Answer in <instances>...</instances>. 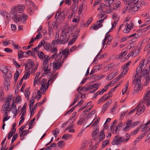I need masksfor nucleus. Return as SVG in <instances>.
Segmentation results:
<instances>
[{
    "label": "nucleus",
    "instance_id": "7ed1b4c3",
    "mask_svg": "<svg viewBox=\"0 0 150 150\" xmlns=\"http://www.w3.org/2000/svg\"><path fill=\"white\" fill-rule=\"evenodd\" d=\"M25 8V6L23 5L17 4L16 6L12 8L11 13L13 14H15V13H20L24 10Z\"/></svg>",
    "mask_w": 150,
    "mask_h": 150
},
{
    "label": "nucleus",
    "instance_id": "5fc2aeb1",
    "mask_svg": "<svg viewBox=\"0 0 150 150\" xmlns=\"http://www.w3.org/2000/svg\"><path fill=\"white\" fill-rule=\"evenodd\" d=\"M77 47L76 45H74L71 47V48L70 49V51L72 52L73 51H75L77 50Z\"/></svg>",
    "mask_w": 150,
    "mask_h": 150
},
{
    "label": "nucleus",
    "instance_id": "338daca9",
    "mask_svg": "<svg viewBox=\"0 0 150 150\" xmlns=\"http://www.w3.org/2000/svg\"><path fill=\"white\" fill-rule=\"evenodd\" d=\"M103 96L104 98V101H105L107 99L111 97V96H108L107 94H105Z\"/></svg>",
    "mask_w": 150,
    "mask_h": 150
},
{
    "label": "nucleus",
    "instance_id": "ddd939ff",
    "mask_svg": "<svg viewBox=\"0 0 150 150\" xmlns=\"http://www.w3.org/2000/svg\"><path fill=\"white\" fill-rule=\"evenodd\" d=\"M4 88L1 87L0 89V100L1 101L4 100Z\"/></svg>",
    "mask_w": 150,
    "mask_h": 150
},
{
    "label": "nucleus",
    "instance_id": "f8f14e48",
    "mask_svg": "<svg viewBox=\"0 0 150 150\" xmlns=\"http://www.w3.org/2000/svg\"><path fill=\"white\" fill-rule=\"evenodd\" d=\"M142 72V67H141L139 65L137 67L136 70V73L135 75V78H139L138 76L139 74V72Z\"/></svg>",
    "mask_w": 150,
    "mask_h": 150
},
{
    "label": "nucleus",
    "instance_id": "f257e3e1",
    "mask_svg": "<svg viewBox=\"0 0 150 150\" xmlns=\"http://www.w3.org/2000/svg\"><path fill=\"white\" fill-rule=\"evenodd\" d=\"M65 28H63L62 32V35H60L59 40H58V37H55V40L57 41H59V42L61 44H64L66 43L70 38V35L69 34V32L65 31V29L67 28V26L65 27Z\"/></svg>",
    "mask_w": 150,
    "mask_h": 150
},
{
    "label": "nucleus",
    "instance_id": "aec40b11",
    "mask_svg": "<svg viewBox=\"0 0 150 150\" xmlns=\"http://www.w3.org/2000/svg\"><path fill=\"white\" fill-rule=\"evenodd\" d=\"M59 132V129L56 128L54 130L52 131V133L53 135L56 138L57 137L58 135Z\"/></svg>",
    "mask_w": 150,
    "mask_h": 150
},
{
    "label": "nucleus",
    "instance_id": "393cba45",
    "mask_svg": "<svg viewBox=\"0 0 150 150\" xmlns=\"http://www.w3.org/2000/svg\"><path fill=\"white\" fill-rule=\"evenodd\" d=\"M30 68L29 69L28 68L27 69V71H25V74L24 75V79H27L30 76V74L29 73V72L30 71Z\"/></svg>",
    "mask_w": 150,
    "mask_h": 150
},
{
    "label": "nucleus",
    "instance_id": "0e129e2a",
    "mask_svg": "<svg viewBox=\"0 0 150 150\" xmlns=\"http://www.w3.org/2000/svg\"><path fill=\"white\" fill-rule=\"evenodd\" d=\"M122 69L123 70V71L122 72H124V74L125 75L127 74V73L129 70V68L122 67Z\"/></svg>",
    "mask_w": 150,
    "mask_h": 150
},
{
    "label": "nucleus",
    "instance_id": "a211bd4d",
    "mask_svg": "<svg viewBox=\"0 0 150 150\" xmlns=\"http://www.w3.org/2000/svg\"><path fill=\"white\" fill-rule=\"evenodd\" d=\"M122 126L123 124H122V122H120L116 127L115 129V134H116L118 130L119 131L121 129V128L122 127Z\"/></svg>",
    "mask_w": 150,
    "mask_h": 150
},
{
    "label": "nucleus",
    "instance_id": "423d86ee",
    "mask_svg": "<svg viewBox=\"0 0 150 150\" xmlns=\"http://www.w3.org/2000/svg\"><path fill=\"white\" fill-rule=\"evenodd\" d=\"M150 92V88H148L146 92L147 93L145 94L144 98L142 102L144 104H146L147 106H149L150 105V97H148L149 96Z\"/></svg>",
    "mask_w": 150,
    "mask_h": 150
},
{
    "label": "nucleus",
    "instance_id": "a18cd8bd",
    "mask_svg": "<svg viewBox=\"0 0 150 150\" xmlns=\"http://www.w3.org/2000/svg\"><path fill=\"white\" fill-rule=\"evenodd\" d=\"M130 134H129L128 133H126L125 134V137H127L126 139H124V142H126L130 138Z\"/></svg>",
    "mask_w": 150,
    "mask_h": 150
},
{
    "label": "nucleus",
    "instance_id": "58836bf2",
    "mask_svg": "<svg viewBox=\"0 0 150 150\" xmlns=\"http://www.w3.org/2000/svg\"><path fill=\"white\" fill-rule=\"evenodd\" d=\"M93 19V18L92 17L90 18L87 21L86 24H85L84 25L86 26H88L91 23Z\"/></svg>",
    "mask_w": 150,
    "mask_h": 150
},
{
    "label": "nucleus",
    "instance_id": "72a5a7b5",
    "mask_svg": "<svg viewBox=\"0 0 150 150\" xmlns=\"http://www.w3.org/2000/svg\"><path fill=\"white\" fill-rule=\"evenodd\" d=\"M48 34L50 36L53 34V29L51 27L49 26L48 28Z\"/></svg>",
    "mask_w": 150,
    "mask_h": 150
},
{
    "label": "nucleus",
    "instance_id": "6e6d98bb",
    "mask_svg": "<svg viewBox=\"0 0 150 150\" xmlns=\"http://www.w3.org/2000/svg\"><path fill=\"white\" fill-rule=\"evenodd\" d=\"M85 120V119H80L77 122V124L78 125H81L83 122Z\"/></svg>",
    "mask_w": 150,
    "mask_h": 150
},
{
    "label": "nucleus",
    "instance_id": "37998d69",
    "mask_svg": "<svg viewBox=\"0 0 150 150\" xmlns=\"http://www.w3.org/2000/svg\"><path fill=\"white\" fill-rule=\"evenodd\" d=\"M57 50L56 47H54L51 49V53H53L54 54H57Z\"/></svg>",
    "mask_w": 150,
    "mask_h": 150
},
{
    "label": "nucleus",
    "instance_id": "4be33fe9",
    "mask_svg": "<svg viewBox=\"0 0 150 150\" xmlns=\"http://www.w3.org/2000/svg\"><path fill=\"white\" fill-rule=\"evenodd\" d=\"M20 74V73L19 71L18 70H17L15 74L14 75V82H15L16 83L17 81L18 77L19 76Z\"/></svg>",
    "mask_w": 150,
    "mask_h": 150
},
{
    "label": "nucleus",
    "instance_id": "412c9836",
    "mask_svg": "<svg viewBox=\"0 0 150 150\" xmlns=\"http://www.w3.org/2000/svg\"><path fill=\"white\" fill-rule=\"evenodd\" d=\"M12 75L10 73L7 72L6 74L5 75L3 76L4 78L5 79H7V80H9L11 79L12 77Z\"/></svg>",
    "mask_w": 150,
    "mask_h": 150
},
{
    "label": "nucleus",
    "instance_id": "9b49d317",
    "mask_svg": "<svg viewBox=\"0 0 150 150\" xmlns=\"http://www.w3.org/2000/svg\"><path fill=\"white\" fill-rule=\"evenodd\" d=\"M47 79H43L41 82V86L40 88V90L41 91L44 92V89L45 90V91H46V87H45V85L47 83Z\"/></svg>",
    "mask_w": 150,
    "mask_h": 150
},
{
    "label": "nucleus",
    "instance_id": "13d9d810",
    "mask_svg": "<svg viewBox=\"0 0 150 150\" xmlns=\"http://www.w3.org/2000/svg\"><path fill=\"white\" fill-rule=\"evenodd\" d=\"M111 38V36L109 35H108L106 36V37H105L103 41V42H102V45H104L105 44V43L106 42L107 38Z\"/></svg>",
    "mask_w": 150,
    "mask_h": 150
},
{
    "label": "nucleus",
    "instance_id": "4c0bfd02",
    "mask_svg": "<svg viewBox=\"0 0 150 150\" xmlns=\"http://www.w3.org/2000/svg\"><path fill=\"white\" fill-rule=\"evenodd\" d=\"M18 134L17 133H16L13 136L11 140V144H13V142L16 140L18 137Z\"/></svg>",
    "mask_w": 150,
    "mask_h": 150
},
{
    "label": "nucleus",
    "instance_id": "cd10ccee",
    "mask_svg": "<svg viewBox=\"0 0 150 150\" xmlns=\"http://www.w3.org/2000/svg\"><path fill=\"white\" fill-rule=\"evenodd\" d=\"M0 70L5 75L8 72V69L7 67L5 66H3V67H2Z\"/></svg>",
    "mask_w": 150,
    "mask_h": 150
},
{
    "label": "nucleus",
    "instance_id": "69168bd1",
    "mask_svg": "<svg viewBox=\"0 0 150 150\" xmlns=\"http://www.w3.org/2000/svg\"><path fill=\"white\" fill-rule=\"evenodd\" d=\"M108 107L105 104L103 106V107L102 108V110L101 111V113L103 114L104 112L107 109Z\"/></svg>",
    "mask_w": 150,
    "mask_h": 150
},
{
    "label": "nucleus",
    "instance_id": "c756f323",
    "mask_svg": "<svg viewBox=\"0 0 150 150\" xmlns=\"http://www.w3.org/2000/svg\"><path fill=\"white\" fill-rule=\"evenodd\" d=\"M40 74V73L39 72H38L36 73L35 77V78L34 79V84L37 83L38 80V78Z\"/></svg>",
    "mask_w": 150,
    "mask_h": 150
},
{
    "label": "nucleus",
    "instance_id": "c03bdc74",
    "mask_svg": "<svg viewBox=\"0 0 150 150\" xmlns=\"http://www.w3.org/2000/svg\"><path fill=\"white\" fill-rule=\"evenodd\" d=\"M101 68V67L100 65H96L93 67L94 70V69L96 72L100 70Z\"/></svg>",
    "mask_w": 150,
    "mask_h": 150
},
{
    "label": "nucleus",
    "instance_id": "4d7b16f0",
    "mask_svg": "<svg viewBox=\"0 0 150 150\" xmlns=\"http://www.w3.org/2000/svg\"><path fill=\"white\" fill-rule=\"evenodd\" d=\"M93 28L94 30H97L99 28V27L96 25L95 24H94L93 25H91L90 27V29Z\"/></svg>",
    "mask_w": 150,
    "mask_h": 150
},
{
    "label": "nucleus",
    "instance_id": "7c9ffc66",
    "mask_svg": "<svg viewBox=\"0 0 150 150\" xmlns=\"http://www.w3.org/2000/svg\"><path fill=\"white\" fill-rule=\"evenodd\" d=\"M91 102L90 101L89 102H88V103H87L83 107H81L80 108V109H79V111H81L82 110H83L84 109V108H87L88 106H89L90 105H91Z\"/></svg>",
    "mask_w": 150,
    "mask_h": 150
},
{
    "label": "nucleus",
    "instance_id": "603ef678",
    "mask_svg": "<svg viewBox=\"0 0 150 150\" xmlns=\"http://www.w3.org/2000/svg\"><path fill=\"white\" fill-rule=\"evenodd\" d=\"M13 64H14V65L16 66V67L18 68L20 67V65L19 64L18 62L16 61L14 59H13Z\"/></svg>",
    "mask_w": 150,
    "mask_h": 150
},
{
    "label": "nucleus",
    "instance_id": "9d476101",
    "mask_svg": "<svg viewBox=\"0 0 150 150\" xmlns=\"http://www.w3.org/2000/svg\"><path fill=\"white\" fill-rule=\"evenodd\" d=\"M76 33H75V34H76V35H73L72 37H73L69 41L68 44V46L71 45H72L74 42H75L77 38L79 36V35L78 34L79 32V31H76Z\"/></svg>",
    "mask_w": 150,
    "mask_h": 150
},
{
    "label": "nucleus",
    "instance_id": "0eeeda50",
    "mask_svg": "<svg viewBox=\"0 0 150 150\" xmlns=\"http://www.w3.org/2000/svg\"><path fill=\"white\" fill-rule=\"evenodd\" d=\"M141 103V101H140L139 104L135 108V109L137 110L136 114L138 115H139L143 113L145 110V107L144 105H140Z\"/></svg>",
    "mask_w": 150,
    "mask_h": 150
},
{
    "label": "nucleus",
    "instance_id": "5701e85b",
    "mask_svg": "<svg viewBox=\"0 0 150 150\" xmlns=\"http://www.w3.org/2000/svg\"><path fill=\"white\" fill-rule=\"evenodd\" d=\"M58 74L57 72L55 74L53 75L51 79L49 80V81H50V83H52L53 81L55 80L57 78Z\"/></svg>",
    "mask_w": 150,
    "mask_h": 150
},
{
    "label": "nucleus",
    "instance_id": "f704fd0d",
    "mask_svg": "<svg viewBox=\"0 0 150 150\" xmlns=\"http://www.w3.org/2000/svg\"><path fill=\"white\" fill-rule=\"evenodd\" d=\"M64 143V142L63 140H61L58 142L57 144L59 147L60 148H62L64 145V144H63Z\"/></svg>",
    "mask_w": 150,
    "mask_h": 150
},
{
    "label": "nucleus",
    "instance_id": "f3484780",
    "mask_svg": "<svg viewBox=\"0 0 150 150\" xmlns=\"http://www.w3.org/2000/svg\"><path fill=\"white\" fill-rule=\"evenodd\" d=\"M72 137V136L71 134H66L62 136V139H64L67 140L71 138Z\"/></svg>",
    "mask_w": 150,
    "mask_h": 150
},
{
    "label": "nucleus",
    "instance_id": "ea45409f",
    "mask_svg": "<svg viewBox=\"0 0 150 150\" xmlns=\"http://www.w3.org/2000/svg\"><path fill=\"white\" fill-rule=\"evenodd\" d=\"M127 54V52L126 51L122 52L120 53V54L119 55L118 58H120L121 57H123L125 56Z\"/></svg>",
    "mask_w": 150,
    "mask_h": 150
},
{
    "label": "nucleus",
    "instance_id": "bf43d9fd",
    "mask_svg": "<svg viewBox=\"0 0 150 150\" xmlns=\"http://www.w3.org/2000/svg\"><path fill=\"white\" fill-rule=\"evenodd\" d=\"M6 106L5 107V111H10L11 110V108H10L8 110L10 107V104H9V103L8 104H7Z\"/></svg>",
    "mask_w": 150,
    "mask_h": 150
},
{
    "label": "nucleus",
    "instance_id": "e2e57ef3",
    "mask_svg": "<svg viewBox=\"0 0 150 150\" xmlns=\"http://www.w3.org/2000/svg\"><path fill=\"white\" fill-rule=\"evenodd\" d=\"M101 85V83H95L93 85H92V86L93 87V88H96L97 89H98V87L100 86Z\"/></svg>",
    "mask_w": 150,
    "mask_h": 150
},
{
    "label": "nucleus",
    "instance_id": "a878e982",
    "mask_svg": "<svg viewBox=\"0 0 150 150\" xmlns=\"http://www.w3.org/2000/svg\"><path fill=\"white\" fill-rule=\"evenodd\" d=\"M27 11L28 14L30 15H32L34 12L33 8L30 6L27 9Z\"/></svg>",
    "mask_w": 150,
    "mask_h": 150
},
{
    "label": "nucleus",
    "instance_id": "680f3d73",
    "mask_svg": "<svg viewBox=\"0 0 150 150\" xmlns=\"http://www.w3.org/2000/svg\"><path fill=\"white\" fill-rule=\"evenodd\" d=\"M46 99L45 98L41 102L37 103L39 107H40L41 105H42L46 101Z\"/></svg>",
    "mask_w": 150,
    "mask_h": 150
},
{
    "label": "nucleus",
    "instance_id": "49530a36",
    "mask_svg": "<svg viewBox=\"0 0 150 150\" xmlns=\"http://www.w3.org/2000/svg\"><path fill=\"white\" fill-rule=\"evenodd\" d=\"M135 1L134 0H129L128 5L129 6H132L133 5H136L135 4Z\"/></svg>",
    "mask_w": 150,
    "mask_h": 150
},
{
    "label": "nucleus",
    "instance_id": "6e6552de",
    "mask_svg": "<svg viewBox=\"0 0 150 150\" xmlns=\"http://www.w3.org/2000/svg\"><path fill=\"white\" fill-rule=\"evenodd\" d=\"M63 63V61L62 62L60 61L59 62H53V68L54 70L59 69L62 66Z\"/></svg>",
    "mask_w": 150,
    "mask_h": 150
},
{
    "label": "nucleus",
    "instance_id": "2eb2a0df",
    "mask_svg": "<svg viewBox=\"0 0 150 150\" xmlns=\"http://www.w3.org/2000/svg\"><path fill=\"white\" fill-rule=\"evenodd\" d=\"M10 80L7 79H5V82L4 83V87L6 88V89L8 90V89L10 85Z\"/></svg>",
    "mask_w": 150,
    "mask_h": 150
},
{
    "label": "nucleus",
    "instance_id": "864d4df0",
    "mask_svg": "<svg viewBox=\"0 0 150 150\" xmlns=\"http://www.w3.org/2000/svg\"><path fill=\"white\" fill-rule=\"evenodd\" d=\"M58 12H59V11ZM65 12V11H63L62 12H60V13L59 12L57 16H58L60 17H64V18Z\"/></svg>",
    "mask_w": 150,
    "mask_h": 150
},
{
    "label": "nucleus",
    "instance_id": "8fccbe9b",
    "mask_svg": "<svg viewBox=\"0 0 150 150\" xmlns=\"http://www.w3.org/2000/svg\"><path fill=\"white\" fill-rule=\"evenodd\" d=\"M0 12L1 14L4 17L8 13L6 12V11L3 10H1Z\"/></svg>",
    "mask_w": 150,
    "mask_h": 150
},
{
    "label": "nucleus",
    "instance_id": "09e8293b",
    "mask_svg": "<svg viewBox=\"0 0 150 150\" xmlns=\"http://www.w3.org/2000/svg\"><path fill=\"white\" fill-rule=\"evenodd\" d=\"M24 75L23 76V78L21 79L20 82H19L18 84L17 85V88H19L21 86L22 83L23 82V80L24 78Z\"/></svg>",
    "mask_w": 150,
    "mask_h": 150
},
{
    "label": "nucleus",
    "instance_id": "79ce46f5",
    "mask_svg": "<svg viewBox=\"0 0 150 150\" xmlns=\"http://www.w3.org/2000/svg\"><path fill=\"white\" fill-rule=\"evenodd\" d=\"M95 112L96 111L95 110H93L87 116V118L88 119V118L91 117H92V116L95 114Z\"/></svg>",
    "mask_w": 150,
    "mask_h": 150
},
{
    "label": "nucleus",
    "instance_id": "f03ea898",
    "mask_svg": "<svg viewBox=\"0 0 150 150\" xmlns=\"http://www.w3.org/2000/svg\"><path fill=\"white\" fill-rule=\"evenodd\" d=\"M141 76H140L138 78H135L133 81L132 85H135L134 88V91L137 92L139 90H141L142 89V86L141 84Z\"/></svg>",
    "mask_w": 150,
    "mask_h": 150
},
{
    "label": "nucleus",
    "instance_id": "052dcab7",
    "mask_svg": "<svg viewBox=\"0 0 150 150\" xmlns=\"http://www.w3.org/2000/svg\"><path fill=\"white\" fill-rule=\"evenodd\" d=\"M15 133H13V131H12V132L10 131L8 134V139L9 140L10 139L11 137H12L13 135Z\"/></svg>",
    "mask_w": 150,
    "mask_h": 150
},
{
    "label": "nucleus",
    "instance_id": "de8ad7c7",
    "mask_svg": "<svg viewBox=\"0 0 150 150\" xmlns=\"http://www.w3.org/2000/svg\"><path fill=\"white\" fill-rule=\"evenodd\" d=\"M112 19L114 20H115L116 22H118L119 20V18L117 17L115 13H114L112 16Z\"/></svg>",
    "mask_w": 150,
    "mask_h": 150
},
{
    "label": "nucleus",
    "instance_id": "dca6fc26",
    "mask_svg": "<svg viewBox=\"0 0 150 150\" xmlns=\"http://www.w3.org/2000/svg\"><path fill=\"white\" fill-rule=\"evenodd\" d=\"M70 54L69 49L66 48L64 50H62V54L65 57H67L68 55Z\"/></svg>",
    "mask_w": 150,
    "mask_h": 150
},
{
    "label": "nucleus",
    "instance_id": "39448f33",
    "mask_svg": "<svg viewBox=\"0 0 150 150\" xmlns=\"http://www.w3.org/2000/svg\"><path fill=\"white\" fill-rule=\"evenodd\" d=\"M124 142V141L123 137H119V135H117L115 137L114 139L112 142V144L113 145H118Z\"/></svg>",
    "mask_w": 150,
    "mask_h": 150
},
{
    "label": "nucleus",
    "instance_id": "b1692460",
    "mask_svg": "<svg viewBox=\"0 0 150 150\" xmlns=\"http://www.w3.org/2000/svg\"><path fill=\"white\" fill-rule=\"evenodd\" d=\"M12 95H8L7 97L6 98L5 101V103H6L7 104H8V103H9V104H10V102L11 101L12 99Z\"/></svg>",
    "mask_w": 150,
    "mask_h": 150
},
{
    "label": "nucleus",
    "instance_id": "c85d7f7f",
    "mask_svg": "<svg viewBox=\"0 0 150 150\" xmlns=\"http://www.w3.org/2000/svg\"><path fill=\"white\" fill-rule=\"evenodd\" d=\"M140 128V126H139L137 127L135 130L133 131L131 133L130 135H133L136 134L139 131V129Z\"/></svg>",
    "mask_w": 150,
    "mask_h": 150
},
{
    "label": "nucleus",
    "instance_id": "1a4fd4ad",
    "mask_svg": "<svg viewBox=\"0 0 150 150\" xmlns=\"http://www.w3.org/2000/svg\"><path fill=\"white\" fill-rule=\"evenodd\" d=\"M67 28L65 30V31L66 32V33L67 32H69V34H70V36H71V35H76V34H73L74 33H71V32L74 30V27L73 26H71L69 27V28H68V26H67V25H65V26L63 28H65V27H67ZM76 31H77V30H76L75 31V33L74 34H75V33H76Z\"/></svg>",
    "mask_w": 150,
    "mask_h": 150
},
{
    "label": "nucleus",
    "instance_id": "774afa93",
    "mask_svg": "<svg viewBox=\"0 0 150 150\" xmlns=\"http://www.w3.org/2000/svg\"><path fill=\"white\" fill-rule=\"evenodd\" d=\"M45 43V41L44 40H42L41 42L39 43L38 47L39 48L40 47H41Z\"/></svg>",
    "mask_w": 150,
    "mask_h": 150
},
{
    "label": "nucleus",
    "instance_id": "6ab92c4d",
    "mask_svg": "<svg viewBox=\"0 0 150 150\" xmlns=\"http://www.w3.org/2000/svg\"><path fill=\"white\" fill-rule=\"evenodd\" d=\"M25 53H26V52H24L20 50H18V58L19 59H21L24 57V56L23 54Z\"/></svg>",
    "mask_w": 150,
    "mask_h": 150
},
{
    "label": "nucleus",
    "instance_id": "4468645a",
    "mask_svg": "<svg viewBox=\"0 0 150 150\" xmlns=\"http://www.w3.org/2000/svg\"><path fill=\"white\" fill-rule=\"evenodd\" d=\"M115 73H112L109 74L107 77L106 79L108 80H110L113 79L116 76Z\"/></svg>",
    "mask_w": 150,
    "mask_h": 150
},
{
    "label": "nucleus",
    "instance_id": "473e14b6",
    "mask_svg": "<svg viewBox=\"0 0 150 150\" xmlns=\"http://www.w3.org/2000/svg\"><path fill=\"white\" fill-rule=\"evenodd\" d=\"M126 25L127 26V28H125L123 30V32L125 33H127L129 32L131 30L129 28V24L128 23H126Z\"/></svg>",
    "mask_w": 150,
    "mask_h": 150
},
{
    "label": "nucleus",
    "instance_id": "20e7f679",
    "mask_svg": "<svg viewBox=\"0 0 150 150\" xmlns=\"http://www.w3.org/2000/svg\"><path fill=\"white\" fill-rule=\"evenodd\" d=\"M14 18L15 19L14 21L16 22H20L22 19H23V23L25 24L26 21L28 18V15L25 14H23L21 17L20 15L16 14L14 16Z\"/></svg>",
    "mask_w": 150,
    "mask_h": 150
},
{
    "label": "nucleus",
    "instance_id": "a19ab883",
    "mask_svg": "<svg viewBox=\"0 0 150 150\" xmlns=\"http://www.w3.org/2000/svg\"><path fill=\"white\" fill-rule=\"evenodd\" d=\"M144 76H148L149 75V71L148 70L144 69L142 72Z\"/></svg>",
    "mask_w": 150,
    "mask_h": 150
},
{
    "label": "nucleus",
    "instance_id": "3c124183",
    "mask_svg": "<svg viewBox=\"0 0 150 150\" xmlns=\"http://www.w3.org/2000/svg\"><path fill=\"white\" fill-rule=\"evenodd\" d=\"M30 94V92L28 90H26L25 91V95L26 98L28 100L29 98V96Z\"/></svg>",
    "mask_w": 150,
    "mask_h": 150
},
{
    "label": "nucleus",
    "instance_id": "bb28decb",
    "mask_svg": "<svg viewBox=\"0 0 150 150\" xmlns=\"http://www.w3.org/2000/svg\"><path fill=\"white\" fill-rule=\"evenodd\" d=\"M44 48L48 51L50 48V44L48 43H45L43 45Z\"/></svg>",
    "mask_w": 150,
    "mask_h": 150
},
{
    "label": "nucleus",
    "instance_id": "2f4dec72",
    "mask_svg": "<svg viewBox=\"0 0 150 150\" xmlns=\"http://www.w3.org/2000/svg\"><path fill=\"white\" fill-rule=\"evenodd\" d=\"M37 53H38V55L39 58L40 59H42L44 55V54L43 52L41 51H39Z\"/></svg>",
    "mask_w": 150,
    "mask_h": 150
},
{
    "label": "nucleus",
    "instance_id": "e433bc0d",
    "mask_svg": "<svg viewBox=\"0 0 150 150\" xmlns=\"http://www.w3.org/2000/svg\"><path fill=\"white\" fill-rule=\"evenodd\" d=\"M99 132V129L98 127H96L95 128V130L94 131L92 135L93 136H95L97 135V134H98V133Z\"/></svg>",
    "mask_w": 150,
    "mask_h": 150
},
{
    "label": "nucleus",
    "instance_id": "c9c22d12",
    "mask_svg": "<svg viewBox=\"0 0 150 150\" xmlns=\"http://www.w3.org/2000/svg\"><path fill=\"white\" fill-rule=\"evenodd\" d=\"M16 124L15 123H13L10 132H12L13 131V133H15L16 131V128H15V127L16 126Z\"/></svg>",
    "mask_w": 150,
    "mask_h": 150
}]
</instances>
